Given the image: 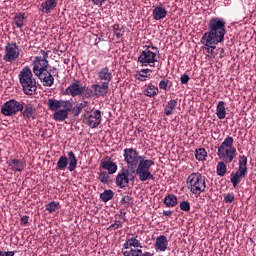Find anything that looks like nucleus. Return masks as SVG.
<instances>
[{
  "label": "nucleus",
  "mask_w": 256,
  "mask_h": 256,
  "mask_svg": "<svg viewBox=\"0 0 256 256\" xmlns=\"http://www.w3.org/2000/svg\"><path fill=\"white\" fill-rule=\"evenodd\" d=\"M123 158L127 168L130 169L132 173H136L139 181L155 180V176L151 173V168L155 165V161L139 155V152L135 148H125L123 150Z\"/></svg>",
  "instance_id": "nucleus-1"
},
{
  "label": "nucleus",
  "mask_w": 256,
  "mask_h": 256,
  "mask_svg": "<svg viewBox=\"0 0 256 256\" xmlns=\"http://www.w3.org/2000/svg\"><path fill=\"white\" fill-rule=\"evenodd\" d=\"M225 35H227L225 19L221 17H212L208 21V31H206L202 37L218 43H223V41H225Z\"/></svg>",
  "instance_id": "nucleus-2"
},
{
  "label": "nucleus",
  "mask_w": 256,
  "mask_h": 256,
  "mask_svg": "<svg viewBox=\"0 0 256 256\" xmlns=\"http://www.w3.org/2000/svg\"><path fill=\"white\" fill-rule=\"evenodd\" d=\"M18 79L25 95H35L37 93V80L33 77V71L29 66H24L20 70Z\"/></svg>",
  "instance_id": "nucleus-3"
},
{
  "label": "nucleus",
  "mask_w": 256,
  "mask_h": 256,
  "mask_svg": "<svg viewBox=\"0 0 256 256\" xmlns=\"http://www.w3.org/2000/svg\"><path fill=\"white\" fill-rule=\"evenodd\" d=\"M234 141L233 136H227L218 148L217 155L224 163H233V159L237 157V148L233 146Z\"/></svg>",
  "instance_id": "nucleus-4"
},
{
  "label": "nucleus",
  "mask_w": 256,
  "mask_h": 256,
  "mask_svg": "<svg viewBox=\"0 0 256 256\" xmlns=\"http://www.w3.org/2000/svg\"><path fill=\"white\" fill-rule=\"evenodd\" d=\"M138 57V63L141 64L142 67H155V63L159 60V48L153 45H145Z\"/></svg>",
  "instance_id": "nucleus-5"
},
{
  "label": "nucleus",
  "mask_w": 256,
  "mask_h": 256,
  "mask_svg": "<svg viewBox=\"0 0 256 256\" xmlns=\"http://www.w3.org/2000/svg\"><path fill=\"white\" fill-rule=\"evenodd\" d=\"M205 180V176L199 172L190 174L186 180L190 193L192 195H201V193H205V189H207V182Z\"/></svg>",
  "instance_id": "nucleus-6"
},
{
  "label": "nucleus",
  "mask_w": 256,
  "mask_h": 256,
  "mask_svg": "<svg viewBox=\"0 0 256 256\" xmlns=\"http://www.w3.org/2000/svg\"><path fill=\"white\" fill-rule=\"evenodd\" d=\"M42 56H35L32 60V72L35 76L49 69V51L40 50Z\"/></svg>",
  "instance_id": "nucleus-7"
},
{
  "label": "nucleus",
  "mask_w": 256,
  "mask_h": 256,
  "mask_svg": "<svg viewBox=\"0 0 256 256\" xmlns=\"http://www.w3.org/2000/svg\"><path fill=\"white\" fill-rule=\"evenodd\" d=\"M67 155H68V158L67 156L59 157L57 161V169H59L60 171H65L68 165V171H70V173H73V171L77 169V163H78L77 156H75L74 151H69Z\"/></svg>",
  "instance_id": "nucleus-8"
},
{
  "label": "nucleus",
  "mask_w": 256,
  "mask_h": 256,
  "mask_svg": "<svg viewBox=\"0 0 256 256\" xmlns=\"http://www.w3.org/2000/svg\"><path fill=\"white\" fill-rule=\"evenodd\" d=\"M21 55V48L16 42H8L4 47L3 61L5 63H15Z\"/></svg>",
  "instance_id": "nucleus-9"
},
{
  "label": "nucleus",
  "mask_w": 256,
  "mask_h": 256,
  "mask_svg": "<svg viewBox=\"0 0 256 256\" xmlns=\"http://www.w3.org/2000/svg\"><path fill=\"white\" fill-rule=\"evenodd\" d=\"M23 111V102L10 99L1 106V113L5 117H13Z\"/></svg>",
  "instance_id": "nucleus-10"
},
{
  "label": "nucleus",
  "mask_w": 256,
  "mask_h": 256,
  "mask_svg": "<svg viewBox=\"0 0 256 256\" xmlns=\"http://www.w3.org/2000/svg\"><path fill=\"white\" fill-rule=\"evenodd\" d=\"M238 165V171L232 173L230 178V182L234 188L237 187L238 183H241V179L247 176V158L240 156Z\"/></svg>",
  "instance_id": "nucleus-11"
},
{
  "label": "nucleus",
  "mask_w": 256,
  "mask_h": 256,
  "mask_svg": "<svg viewBox=\"0 0 256 256\" xmlns=\"http://www.w3.org/2000/svg\"><path fill=\"white\" fill-rule=\"evenodd\" d=\"M107 93H109V86L103 82L101 84H92L90 88L86 86L87 98L96 97L99 99V97H106Z\"/></svg>",
  "instance_id": "nucleus-12"
},
{
  "label": "nucleus",
  "mask_w": 256,
  "mask_h": 256,
  "mask_svg": "<svg viewBox=\"0 0 256 256\" xmlns=\"http://www.w3.org/2000/svg\"><path fill=\"white\" fill-rule=\"evenodd\" d=\"M65 94L70 95V97H79L81 95L87 97V86L81 85V81L74 79L65 89Z\"/></svg>",
  "instance_id": "nucleus-13"
},
{
  "label": "nucleus",
  "mask_w": 256,
  "mask_h": 256,
  "mask_svg": "<svg viewBox=\"0 0 256 256\" xmlns=\"http://www.w3.org/2000/svg\"><path fill=\"white\" fill-rule=\"evenodd\" d=\"M200 43L202 45V51H205L207 53V57L209 59H215V57H217L215 49H217V45L220 42L202 36L200 39Z\"/></svg>",
  "instance_id": "nucleus-14"
},
{
  "label": "nucleus",
  "mask_w": 256,
  "mask_h": 256,
  "mask_svg": "<svg viewBox=\"0 0 256 256\" xmlns=\"http://www.w3.org/2000/svg\"><path fill=\"white\" fill-rule=\"evenodd\" d=\"M130 181H135V177H133V174H131L127 168H123L116 175V185L119 187V189H125V187H129Z\"/></svg>",
  "instance_id": "nucleus-15"
},
{
  "label": "nucleus",
  "mask_w": 256,
  "mask_h": 256,
  "mask_svg": "<svg viewBox=\"0 0 256 256\" xmlns=\"http://www.w3.org/2000/svg\"><path fill=\"white\" fill-rule=\"evenodd\" d=\"M102 115L101 110H91L90 113L85 115V122L91 129H97L101 125Z\"/></svg>",
  "instance_id": "nucleus-16"
},
{
  "label": "nucleus",
  "mask_w": 256,
  "mask_h": 256,
  "mask_svg": "<svg viewBox=\"0 0 256 256\" xmlns=\"http://www.w3.org/2000/svg\"><path fill=\"white\" fill-rule=\"evenodd\" d=\"M97 77L99 79V81H101V83H104V85H108L111 81H113V71H111V69H109V67H103L100 68L97 71Z\"/></svg>",
  "instance_id": "nucleus-17"
},
{
  "label": "nucleus",
  "mask_w": 256,
  "mask_h": 256,
  "mask_svg": "<svg viewBox=\"0 0 256 256\" xmlns=\"http://www.w3.org/2000/svg\"><path fill=\"white\" fill-rule=\"evenodd\" d=\"M7 165L11 171H14V173H21L24 171L25 167H27L25 160H20L17 158H13L7 161Z\"/></svg>",
  "instance_id": "nucleus-18"
},
{
  "label": "nucleus",
  "mask_w": 256,
  "mask_h": 256,
  "mask_svg": "<svg viewBox=\"0 0 256 256\" xmlns=\"http://www.w3.org/2000/svg\"><path fill=\"white\" fill-rule=\"evenodd\" d=\"M36 77L41 81L44 87H53V83H55V78H53V75L49 70L37 74Z\"/></svg>",
  "instance_id": "nucleus-19"
},
{
  "label": "nucleus",
  "mask_w": 256,
  "mask_h": 256,
  "mask_svg": "<svg viewBox=\"0 0 256 256\" xmlns=\"http://www.w3.org/2000/svg\"><path fill=\"white\" fill-rule=\"evenodd\" d=\"M123 247L124 249H131V247H140L141 249L143 246L141 245V242L139 241V239H137V236H135V234H127L126 242L124 243Z\"/></svg>",
  "instance_id": "nucleus-20"
},
{
  "label": "nucleus",
  "mask_w": 256,
  "mask_h": 256,
  "mask_svg": "<svg viewBox=\"0 0 256 256\" xmlns=\"http://www.w3.org/2000/svg\"><path fill=\"white\" fill-rule=\"evenodd\" d=\"M58 0H46L45 2L41 3L39 6V11L46 15H49L55 7H57Z\"/></svg>",
  "instance_id": "nucleus-21"
},
{
  "label": "nucleus",
  "mask_w": 256,
  "mask_h": 256,
  "mask_svg": "<svg viewBox=\"0 0 256 256\" xmlns=\"http://www.w3.org/2000/svg\"><path fill=\"white\" fill-rule=\"evenodd\" d=\"M154 245L157 251L165 252L167 251V247H169V240H167V236L160 235L156 238Z\"/></svg>",
  "instance_id": "nucleus-22"
},
{
  "label": "nucleus",
  "mask_w": 256,
  "mask_h": 256,
  "mask_svg": "<svg viewBox=\"0 0 256 256\" xmlns=\"http://www.w3.org/2000/svg\"><path fill=\"white\" fill-rule=\"evenodd\" d=\"M152 17H153L154 21H161V20L165 19V17H167V8H165L163 6H156L152 10Z\"/></svg>",
  "instance_id": "nucleus-23"
},
{
  "label": "nucleus",
  "mask_w": 256,
  "mask_h": 256,
  "mask_svg": "<svg viewBox=\"0 0 256 256\" xmlns=\"http://www.w3.org/2000/svg\"><path fill=\"white\" fill-rule=\"evenodd\" d=\"M102 169L108 171V175H113L117 173L118 166L115 164L111 159L106 158L104 161L101 162Z\"/></svg>",
  "instance_id": "nucleus-24"
},
{
  "label": "nucleus",
  "mask_w": 256,
  "mask_h": 256,
  "mask_svg": "<svg viewBox=\"0 0 256 256\" xmlns=\"http://www.w3.org/2000/svg\"><path fill=\"white\" fill-rule=\"evenodd\" d=\"M24 119H33L35 115V106L33 104L28 103L25 104L23 103V110L20 111Z\"/></svg>",
  "instance_id": "nucleus-25"
},
{
  "label": "nucleus",
  "mask_w": 256,
  "mask_h": 256,
  "mask_svg": "<svg viewBox=\"0 0 256 256\" xmlns=\"http://www.w3.org/2000/svg\"><path fill=\"white\" fill-rule=\"evenodd\" d=\"M177 105H179V102L177 99H172V100L168 101V103L166 104V106L164 108L165 115L167 117L171 116L173 111H175V109H177Z\"/></svg>",
  "instance_id": "nucleus-26"
},
{
  "label": "nucleus",
  "mask_w": 256,
  "mask_h": 256,
  "mask_svg": "<svg viewBox=\"0 0 256 256\" xmlns=\"http://www.w3.org/2000/svg\"><path fill=\"white\" fill-rule=\"evenodd\" d=\"M85 107H89L88 101H83V102L77 103L71 109L73 117H79V115H81V111H83L85 109Z\"/></svg>",
  "instance_id": "nucleus-27"
},
{
  "label": "nucleus",
  "mask_w": 256,
  "mask_h": 256,
  "mask_svg": "<svg viewBox=\"0 0 256 256\" xmlns=\"http://www.w3.org/2000/svg\"><path fill=\"white\" fill-rule=\"evenodd\" d=\"M14 24L16 25L17 29H22L27 23V17H25V13H18L14 16Z\"/></svg>",
  "instance_id": "nucleus-28"
},
{
  "label": "nucleus",
  "mask_w": 256,
  "mask_h": 256,
  "mask_svg": "<svg viewBox=\"0 0 256 256\" xmlns=\"http://www.w3.org/2000/svg\"><path fill=\"white\" fill-rule=\"evenodd\" d=\"M144 95L146 97H150V98L157 97V95H159V88L157 86L153 85L152 83H150L145 88Z\"/></svg>",
  "instance_id": "nucleus-29"
},
{
  "label": "nucleus",
  "mask_w": 256,
  "mask_h": 256,
  "mask_svg": "<svg viewBox=\"0 0 256 256\" xmlns=\"http://www.w3.org/2000/svg\"><path fill=\"white\" fill-rule=\"evenodd\" d=\"M149 73H152L151 69H141L136 72L135 77L138 81H147V79H149Z\"/></svg>",
  "instance_id": "nucleus-30"
},
{
  "label": "nucleus",
  "mask_w": 256,
  "mask_h": 256,
  "mask_svg": "<svg viewBox=\"0 0 256 256\" xmlns=\"http://www.w3.org/2000/svg\"><path fill=\"white\" fill-rule=\"evenodd\" d=\"M216 115L218 119H225L227 117V112L225 111V102L219 101L216 107Z\"/></svg>",
  "instance_id": "nucleus-31"
},
{
  "label": "nucleus",
  "mask_w": 256,
  "mask_h": 256,
  "mask_svg": "<svg viewBox=\"0 0 256 256\" xmlns=\"http://www.w3.org/2000/svg\"><path fill=\"white\" fill-rule=\"evenodd\" d=\"M46 105L49 107L50 111H59L61 109V100H57L54 98L48 99Z\"/></svg>",
  "instance_id": "nucleus-32"
},
{
  "label": "nucleus",
  "mask_w": 256,
  "mask_h": 256,
  "mask_svg": "<svg viewBox=\"0 0 256 256\" xmlns=\"http://www.w3.org/2000/svg\"><path fill=\"white\" fill-rule=\"evenodd\" d=\"M163 203L166 205V207H175L177 205V196L168 194L164 197Z\"/></svg>",
  "instance_id": "nucleus-33"
},
{
  "label": "nucleus",
  "mask_w": 256,
  "mask_h": 256,
  "mask_svg": "<svg viewBox=\"0 0 256 256\" xmlns=\"http://www.w3.org/2000/svg\"><path fill=\"white\" fill-rule=\"evenodd\" d=\"M68 117L69 112H66V110H56V112L53 113L54 121H65Z\"/></svg>",
  "instance_id": "nucleus-34"
},
{
  "label": "nucleus",
  "mask_w": 256,
  "mask_h": 256,
  "mask_svg": "<svg viewBox=\"0 0 256 256\" xmlns=\"http://www.w3.org/2000/svg\"><path fill=\"white\" fill-rule=\"evenodd\" d=\"M225 161L218 162L216 166V173L218 177H225V173H227V164H225Z\"/></svg>",
  "instance_id": "nucleus-35"
},
{
  "label": "nucleus",
  "mask_w": 256,
  "mask_h": 256,
  "mask_svg": "<svg viewBox=\"0 0 256 256\" xmlns=\"http://www.w3.org/2000/svg\"><path fill=\"white\" fill-rule=\"evenodd\" d=\"M195 157L197 161H206L207 159V150L205 148H198L195 150Z\"/></svg>",
  "instance_id": "nucleus-36"
},
{
  "label": "nucleus",
  "mask_w": 256,
  "mask_h": 256,
  "mask_svg": "<svg viewBox=\"0 0 256 256\" xmlns=\"http://www.w3.org/2000/svg\"><path fill=\"white\" fill-rule=\"evenodd\" d=\"M114 196L115 193L113 192V190H105L103 193L100 194V199L103 201V203H107L108 201H111Z\"/></svg>",
  "instance_id": "nucleus-37"
},
{
  "label": "nucleus",
  "mask_w": 256,
  "mask_h": 256,
  "mask_svg": "<svg viewBox=\"0 0 256 256\" xmlns=\"http://www.w3.org/2000/svg\"><path fill=\"white\" fill-rule=\"evenodd\" d=\"M60 107H62V111L69 113L71 109H73V102L71 100H60Z\"/></svg>",
  "instance_id": "nucleus-38"
},
{
  "label": "nucleus",
  "mask_w": 256,
  "mask_h": 256,
  "mask_svg": "<svg viewBox=\"0 0 256 256\" xmlns=\"http://www.w3.org/2000/svg\"><path fill=\"white\" fill-rule=\"evenodd\" d=\"M45 209L48 211V213H55V211L59 209V202L51 201L45 205Z\"/></svg>",
  "instance_id": "nucleus-39"
},
{
  "label": "nucleus",
  "mask_w": 256,
  "mask_h": 256,
  "mask_svg": "<svg viewBox=\"0 0 256 256\" xmlns=\"http://www.w3.org/2000/svg\"><path fill=\"white\" fill-rule=\"evenodd\" d=\"M98 180L100 183H103L104 185H109V182L111 181V177L107 172H101L98 176Z\"/></svg>",
  "instance_id": "nucleus-40"
},
{
  "label": "nucleus",
  "mask_w": 256,
  "mask_h": 256,
  "mask_svg": "<svg viewBox=\"0 0 256 256\" xmlns=\"http://www.w3.org/2000/svg\"><path fill=\"white\" fill-rule=\"evenodd\" d=\"M113 34L115 35L116 39H121V37L125 35V30H123V28H120L119 25L115 24L113 26Z\"/></svg>",
  "instance_id": "nucleus-41"
},
{
  "label": "nucleus",
  "mask_w": 256,
  "mask_h": 256,
  "mask_svg": "<svg viewBox=\"0 0 256 256\" xmlns=\"http://www.w3.org/2000/svg\"><path fill=\"white\" fill-rule=\"evenodd\" d=\"M180 209L181 211H191V204L189 201H182L180 202Z\"/></svg>",
  "instance_id": "nucleus-42"
},
{
  "label": "nucleus",
  "mask_w": 256,
  "mask_h": 256,
  "mask_svg": "<svg viewBox=\"0 0 256 256\" xmlns=\"http://www.w3.org/2000/svg\"><path fill=\"white\" fill-rule=\"evenodd\" d=\"M167 87H169L168 79H163L159 82V88L162 89L163 91H167Z\"/></svg>",
  "instance_id": "nucleus-43"
},
{
  "label": "nucleus",
  "mask_w": 256,
  "mask_h": 256,
  "mask_svg": "<svg viewBox=\"0 0 256 256\" xmlns=\"http://www.w3.org/2000/svg\"><path fill=\"white\" fill-rule=\"evenodd\" d=\"M235 196L232 193H228L224 196V203H233Z\"/></svg>",
  "instance_id": "nucleus-44"
},
{
  "label": "nucleus",
  "mask_w": 256,
  "mask_h": 256,
  "mask_svg": "<svg viewBox=\"0 0 256 256\" xmlns=\"http://www.w3.org/2000/svg\"><path fill=\"white\" fill-rule=\"evenodd\" d=\"M189 75L187 74H182L180 77V83L181 85H187L189 83Z\"/></svg>",
  "instance_id": "nucleus-45"
},
{
  "label": "nucleus",
  "mask_w": 256,
  "mask_h": 256,
  "mask_svg": "<svg viewBox=\"0 0 256 256\" xmlns=\"http://www.w3.org/2000/svg\"><path fill=\"white\" fill-rule=\"evenodd\" d=\"M124 256H139L137 252H135V249H131L130 251H124L123 252Z\"/></svg>",
  "instance_id": "nucleus-46"
},
{
  "label": "nucleus",
  "mask_w": 256,
  "mask_h": 256,
  "mask_svg": "<svg viewBox=\"0 0 256 256\" xmlns=\"http://www.w3.org/2000/svg\"><path fill=\"white\" fill-rule=\"evenodd\" d=\"M0 256H15V251H3L0 250Z\"/></svg>",
  "instance_id": "nucleus-47"
},
{
  "label": "nucleus",
  "mask_w": 256,
  "mask_h": 256,
  "mask_svg": "<svg viewBox=\"0 0 256 256\" xmlns=\"http://www.w3.org/2000/svg\"><path fill=\"white\" fill-rule=\"evenodd\" d=\"M90 1V3H93V5H99L101 7V5H103V3H105V1L107 0H88Z\"/></svg>",
  "instance_id": "nucleus-48"
},
{
  "label": "nucleus",
  "mask_w": 256,
  "mask_h": 256,
  "mask_svg": "<svg viewBox=\"0 0 256 256\" xmlns=\"http://www.w3.org/2000/svg\"><path fill=\"white\" fill-rule=\"evenodd\" d=\"M21 223H22V225H27V223H29V216H27V215L22 216Z\"/></svg>",
  "instance_id": "nucleus-49"
},
{
  "label": "nucleus",
  "mask_w": 256,
  "mask_h": 256,
  "mask_svg": "<svg viewBox=\"0 0 256 256\" xmlns=\"http://www.w3.org/2000/svg\"><path fill=\"white\" fill-rule=\"evenodd\" d=\"M121 227H123V225L119 223H114L110 225V229H114V230L121 229Z\"/></svg>",
  "instance_id": "nucleus-50"
},
{
  "label": "nucleus",
  "mask_w": 256,
  "mask_h": 256,
  "mask_svg": "<svg viewBox=\"0 0 256 256\" xmlns=\"http://www.w3.org/2000/svg\"><path fill=\"white\" fill-rule=\"evenodd\" d=\"M172 211L171 210H164L163 211V215H165V217H170V215H172Z\"/></svg>",
  "instance_id": "nucleus-51"
},
{
  "label": "nucleus",
  "mask_w": 256,
  "mask_h": 256,
  "mask_svg": "<svg viewBox=\"0 0 256 256\" xmlns=\"http://www.w3.org/2000/svg\"><path fill=\"white\" fill-rule=\"evenodd\" d=\"M130 199H129V196H124L122 198V203H129Z\"/></svg>",
  "instance_id": "nucleus-52"
},
{
  "label": "nucleus",
  "mask_w": 256,
  "mask_h": 256,
  "mask_svg": "<svg viewBox=\"0 0 256 256\" xmlns=\"http://www.w3.org/2000/svg\"><path fill=\"white\" fill-rule=\"evenodd\" d=\"M135 253H136V255H141V253H143V250H141V249H137V250H135Z\"/></svg>",
  "instance_id": "nucleus-53"
},
{
  "label": "nucleus",
  "mask_w": 256,
  "mask_h": 256,
  "mask_svg": "<svg viewBox=\"0 0 256 256\" xmlns=\"http://www.w3.org/2000/svg\"><path fill=\"white\" fill-rule=\"evenodd\" d=\"M142 256H153V254L151 252H144Z\"/></svg>",
  "instance_id": "nucleus-54"
},
{
  "label": "nucleus",
  "mask_w": 256,
  "mask_h": 256,
  "mask_svg": "<svg viewBox=\"0 0 256 256\" xmlns=\"http://www.w3.org/2000/svg\"><path fill=\"white\" fill-rule=\"evenodd\" d=\"M221 53H225V49L221 48Z\"/></svg>",
  "instance_id": "nucleus-55"
}]
</instances>
